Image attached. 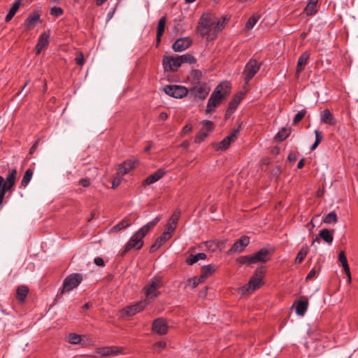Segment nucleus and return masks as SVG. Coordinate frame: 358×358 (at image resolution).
Here are the masks:
<instances>
[{"label": "nucleus", "instance_id": "f257e3e1", "mask_svg": "<svg viewBox=\"0 0 358 358\" xmlns=\"http://www.w3.org/2000/svg\"><path fill=\"white\" fill-rule=\"evenodd\" d=\"M227 20L226 17L223 18L222 22H220L217 20L215 17L203 15L199 20L198 31L202 36L206 37L208 40H213Z\"/></svg>", "mask_w": 358, "mask_h": 358}, {"label": "nucleus", "instance_id": "f03ea898", "mask_svg": "<svg viewBox=\"0 0 358 358\" xmlns=\"http://www.w3.org/2000/svg\"><path fill=\"white\" fill-rule=\"evenodd\" d=\"M230 87V84L228 82L221 83L216 87L208 101L206 113H211L215 111L229 94Z\"/></svg>", "mask_w": 358, "mask_h": 358}, {"label": "nucleus", "instance_id": "7ed1b4c3", "mask_svg": "<svg viewBox=\"0 0 358 358\" xmlns=\"http://www.w3.org/2000/svg\"><path fill=\"white\" fill-rule=\"evenodd\" d=\"M17 170L15 169L9 171L6 179L0 176V206L3 205V199L6 192H12L16 182Z\"/></svg>", "mask_w": 358, "mask_h": 358}, {"label": "nucleus", "instance_id": "20e7f679", "mask_svg": "<svg viewBox=\"0 0 358 358\" xmlns=\"http://www.w3.org/2000/svg\"><path fill=\"white\" fill-rule=\"evenodd\" d=\"M163 285L162 278L159 276H155L149 283L143 288L145 299L143 301H147L148 305L154 301L160 292L159 289Z\"/></svg>", "mask_w": 358, "mask_h": 358}, {"label": "nucleus", "instance_id": "39448f33", "mask_svg": "<svg viewBox=\"0 0 358 358\" xmlns=\"http://www.w3.org/2000/svg\"><path fill=\"white\" fill-rule=\"evenodd\" d=\"M144 237L138 231L135 232L126 243L122 255H124L131 250H138L141 249L144 244Z\"/></svg>", "mask_w": 358, "mask_h": 358}, {"label": "nucleus", "instance_id": "423d86ee", "mask_svg": "<svg viewBox=\"0 0 358 358\" xmlns=\"http://www.w3.org/2000/svg\"><path fill=\"white\" fill-rule=\"evenodd\" d=\"M82 280L83 275L80 273H72L68 275L64 280L61 292L73 290L81 283Z\"/></svg>", "mask_w": 358, "mask_h": 358}, {"label": "nucleus", "instance_id": "0eeeda50", "mask_svg": "<svg viewBox=\"0 0 358 358\" xmlns=\"http://www.w3.org/2000/svg\"><path fill=\"white\" fill-rule=\"evenodd\" d=\"M264 275V270L262 267L258 268L254 275L251 277L248 285L244 287L247 291H254L259 288L262 284V280Z\"/></svg>", "mask_w": 358, "mask_h": 358}, {"label": "nucleus", "instance_id": "6e6552de", "mask_svg": "<svg viewBox=\"0 0 358 358\" xmlns=\"http://www.w3.org/2000/svg\"><path fill=\"white\" fill-rule=\"evenodd\" d=\"M164 91L167 95L176 99H182L188 93V90L181 85H166Z\"/></svg>", "mask_w": 358, "mask_h": 358}, {"label": "nucleus", "instance_id": "1a4fd4ad", "mask_svg": "<svg viewBox=\"0 0 358 358\" xmlns=\"http://www.w3.org/2000/svg\"><path fill=\"white\" fill-rule=\"evenodd\" d=\"M124 348L122 347L110 346L97 348L93 357L97 358L99 357H108L110 355H117L123 352Z\"/></svg>", "mask_w": 358, "mask_h": 358}, {"label": "nucleus", "instance_id": "9d476101", "mask_svg": "<svg viewBox=\"0 0 358 358\" xmlns=\"http://www.w3.org/2000/svg\"><path fill=\"white\" fill-rule=\"evenodd\" d=\"M162 64L166 71H176L181 66L179 56H165Z\"/></svg>", "mask_w": 358, "mask_h": 358}, {"label": "nucleus", "instance_id": "9b49d317", "mask_svg": "<svg viewBox=\"0 0 358 358\" xmlns=\"http://www.w3.org/2000/svg\"><path fill=\"white\" fill-rule=\"evenodd\" d=\"M210 91V87L205 83H198L190 89V93L195 97L205 99Z\"/></svg>", "mask_w": 358, "mask_h": 358}, {"label": "nucleus", "instance_id": "f8f14e48", "mask_svg": "<svg viewBox=\"0 0 358 358\" xmlns=\"http://www.w3.org/2000/svg\"><path fill=\"white\" fill-rule=\"evenodd\" d=\"M260 69V64L255 59H250L245 65L244 70L245 83H248L258 72Z\"/></svg>", "mask_w": 358, "mask_h": 358}, {"label": "nucleus", "instance_id": "ddd939ff", "mask_svg": "<svg viewBox=\"0 0 358 358\" xmlns=\"http://www.w3.org/2000/svg\"><path fill=\"white\" fill-rule=\"evenodd\" d=\"M250 243V238L247 236H241L232 245V247L227 251V254L230 255L234 252H241L244 250L246 246Z\"/></svg>", "mask_w": 358, "mask_h": 358}, {"label": "nucleus", "instance_id": "4468645a", "mask_svg": "<svg viewBox=\"0 0 358 358\" xmlns=\"http://www.w3.org/2000/svg\"><path fill=\"white\" fill-rule=\"evenodd\" d=\"M147 306V301L142 300L134 305L127 306L122 310V313L127 316H132L137 313L142 311Z\"/></svg>", "mask_w": 358, "mask_h": 358}, {"label": "nucleus", "instance_id": "2eb2a0df", "mask_svg": "<svg viewBox=\"0 0 358 358\" xmlns=\"http://www.w3.org/2000/svg\"><path fill=\"white\" fill-rule=\"evenodd\" d=\"M168 324L165 319L159 317L152 322V329L155 334L164 335L168 332Z\"/></svg>", "mask_w": 358, "mask_h": 358}, {"label": "nucleus", "instance_id": "dca6fc26", "mask_svg": "<svg viewBox=\"0 0 358 358\" xmlns=\"http://www.w3.org/2000/svg\"><path fill=\"white\" fill-rule=\"evenodd\" d=\"M238 132L239 128L234 129L229 136L219 143L216 149L220 150H227L230 144L237 138Z\"/></svg>", "mask_w": 358, "mask_h": 358}, {"label": "nucleus", "instance_id": "f3484780", "mask_svg": "<svg viewBox=\"0 0 358 358\" xmlns=\"http://www.w3.org/2000/svg\"><path fill=\"white\" fill-rule=\"evenodd\" d=\"M191 44L192 40L189 38H180L173 43L172 48L175 52H182L187 49Z\"/></svg>", "mask_w": 358, "mask_h": 358}, {"label": "nucleus", "instance_id": "a211bd4d", "mask_svg": "<svg viewBox=\"0 0 358 358\" xmlns=\"http://www.w3.org/2000/svg\"><path fill=\"white\" fill-rule=\"evenodd\" d=\"M48 39L49 35L47 33L43 32L41 34L36 45V55H39L41 52L48 45Z\"/></svg>", "mask_w": 358, "mask_h": 358}, {"label": "nucleus", "instance_id": "6ab92c4d", "mask_svg": "<svg viewBox=\"0 0 358 358\" xmlns=\"http://www.w3.org/2000/svg\"><path fill=\"white\" fill-rule=\"evenodd\" d=\"M296 313L299 316H303L308 310V301L306 300H299L294 302Z\"/></svg>", "mask_w": 358, "mask_h": 358}, {"label": "nucleus", "instance_id": "aec40b11", "mask_svg": "<svg viewBox=\"0 0 358 358\" xmlns=\"http://www.w3.org/2000/svg\"><path fill=\"white\" fill-rule=\"evenodd\" d=\"M309 58H310V53L308 52H303L301 54V55L299 57L298 62H297L296 71V73L297 75H299L301 73V72L304 69V67L306 65Z\"/></svg>", "mask_w": 358, "mask_h": 358}, {"label": "nucleus", "instance_id": "412c9836", "mask_svg": "<svg viewBox=\"0 0 358 358\" xmlns=\"http://www.w3.org/2000/svg\"><path fill=\"white\" fill-rule=\"evenodd\" d=\"M171 238L168 234L162 233L160 236H159L155 243L151 245L150 248V252H155L157 249H159L162 245H163L167 241H169Z\"/></svg>", "mask_w": 358, "mask_h": 358}, {"label": "nucleus", "instance_id": "4be33fe9", "mask_svg": "<svg viewBox=\"0 0 358 358\" xmlns=\"http://www.w3.org/2000/svg\"><path fill=\"white\" fill-rule=\"evenodd\" d=\"M165 174V171L162 169H159L154 173L149 176L144 181L143 185H151L157 181H158L159 179H161Z\"/></svg>", "mask_w": 358, "mask_h": 358}, {"label": "nucleus", "instance_id": "5701e85b", "mask_svg": "<svg viewBox=\"0 0 358 358\" xmlns=\"http://www.w3.org/2000/svg\"><path fill=\"white\" fill-rule=\"evenodd\" d=\"M268 250L267 249H261L252 255L255 264L259 262H266L268 260Z\"/></svg>", "mask_w": 358, "mask_h": 358}, {"label": "nucleus", "instance_id": "b1692460", "mask_svg": "<svg viewBox=\"0 0 358 358\" xmlns=\"http://www.w3.org/2000/svg\"><path fill=\"white\" fill-rule=\"evenodd\" d=\"M161 217L157 216L153 220L141 227L138 231L144 236L159 222Z\"/></svg>", "mask_w": 358, "mask_h": 358}, {"label": "nucleus", "instance_id": "393cba45", "mask_svg": "<svg viewBox=\"0 0 358 358\" xmlns=\"http://www.w3.org/2000/svg\"><path fill=\"white\" fill-rule=\"evenodd\" d=\"M321 122L324 124H328L329 125H334L336 121L329 109H325L321 115Z\"/></svg>", "mask_w": 358, "mask_h": 358}, {"label": "nucleus", "instance_id": "a878e982", "mask_svg": "<svg viewBox=\"0 0 358 358\" xmlns=\"http://www.w3.org/2000/svg\"><path fill=\"white\" fill-rule=\"evenodd\" d=\"M243 94L240 93L234 96L232 100L230 101L229 104V107L227 110V115H230L232 113L239 105L242 100Z\"/></svg>", "mask_w": 358, "mask_h": 358}, {"label": "nucleus", "instance_id": "bb28decb", "mask_svg": "<svg viewBox=\"0 0 358 358\" xmlns=\"http://www.w3.org/2000/svg\"><path fill=\"white\" fill-rule=\"evenodd\" d=\"M131 222L129 217H124L119 223L115 224L110 229V233H115L123 229H126L131 226Z\"/></svg>", "mask_w": 358, "mask_h": 358}, {"label": "nucleus", "instance_id": "cd10ccee", "mask_svg": "<svg viewBox=\"0 0 358 358\" xmlns=\"http://www.w3.org/2000/svg\"><path fill=\"white\" fill-rule=\"evenodd\" d=\"M136 162L133 160H127L122 163L119 166V173L121 175H125L129 172L130 170L135 167Z\"/></svg>", "mask_w": 358, "mask_h": 358}, {"label": "nucleus", "instance_id": "c85d7f7f", "mask_svg": "<svg viewBox=\"0 0 358 358\" xmlns=\"http://www.w3.org/2000/svg\"><path fill=\"white\" fill-rule=\"evenodd\" d=\"M40 20V15L38 13H30L25 20V26L27 29H31L34 25Z\"/></svg>", "mask_w": 358, "mask_h": 358}, {"label": "nucleus", "instance_id": "c756f323", "mask_svg": "<svg viewBox=\"0 0 358 358\" xmlns=\"http://www.w3.org/2000/svg\"><path fill=\"white\" fill-rule=\"evenodd\" d=\"M215 271V268L213 265L209 264L204 266L201 268V275H199L201 280H205L207 278L211 275Z\"/></svg>", "mask_w": 358, "mask_h": 358}, {"label": "nucleus", "instance_id": "7c9ffc66", "mask_svg": "<svg viewBox=\"0 0 358 358\" xmlns=\"http://www.w3.org/2000/svg\"><path fill=\"white\" fill-rule=\"evenodd\" d=\"M319 0H310L304 9V13L307 15H313L317 13V3Z\"/></svg>", "mask_w": 358, "mask_h": 358}, {"label": "nucleus", "instance_id": "2f4dec72", "mask_svg": "<svg viewBox=\"0 0 358 358\" xmlns=\"http://www.w3.org/2000/svg\"><path fill=\"white\" fill-rule=\"evenodd\" d=\"M319 236L328 244H331L334 240L333 234L327 229L320 230Z\"/></svg>", "mask_w": 358, "mask_h": 358}, {"label": "nucleus", "instance_id": "473e14b6", "mask_svg": "<svg viewBox=\"0 0 358 358\" xmlns=\"http://www.w3.org/2000/svg\"><path fill=\"white\" fill-rule=\"evenodd\" d=\"M338 260L341 263L345 273L349 276V278H350V268L348 264L347 258L343 251L340 252L338 254Z\"/></svg>", "mask_w": 358, "mask_h": 358}, {"label": "nucleus", "instance_id": "72a5a7b5", "mask_svg": "<svg viewBox=\"0 0 358 358\" xmlns=\"http://www.w3.org/2000/svg\"><path fill=\"white\" fill-rule=\"evenodd\" d=\"M206 259V255L203 252H200L196 255H191L187 259V263L189 265H193L196 263L199 260H203Z\"/></svg>", "mask_w": 358, "mask_h": 358}, {"label": "nucleus", "instance_id": "f704fd0d", "mask_svg": "<svg viewBox=\"0 0 358 358\" xmlns=\"http://www.w3.org/2000/svg\"><path fill=\"white\" fill-rule=\"evenodd\" d=\"M166 17L163 16L162 17L159 22L157 25V39L158 43L160 41L161 36H162L164 31V27L166 24Z\"/></svg>", "mask_w": 358, "mask_h": 358}, {"label": "nucleus", "instance_id": "c9c22d12", "mask_svg": "<svg viewBox=\"0 0 358 358\" xmlns=\"http://www.w3.org/2000/svg\"><path fill=\"white\" fill-rule=\"evenodd\" d=\"M29 292V289L27 286L21 285L17 289L16 294H17V299L20 301H23L24 299L26 298L27 294Z\"/></svg>", "mask_w": 358, "mask_h": 358}, {"label": "nucleus", "instance_id": "e433bc0d", "mask_svg": "<svg viewBox=\"0 0 358 358\" xmlns=\"http://www.w3.org/2000/svg\"><path fill=\"white\" fill-rule=\"evenodd\" d=\"M33 173H34V172L31 169H29L25 171L24 176L22 178V180L21 181L22 187H26L28 185L30 180H31Z\"/></svg>", "mask_w": 358, "mask_h": 358}, {"label": "nucleus", "instance_id": "4c0bfd02", "mask_svg": "<svg viewBox=\"0 0 358 358\" xmlns=\"http://www.w3.org/2000/svg\"><path fill=\"white\" fill-rule=\"evenodd\" d=\"M203 73L199 69H193L189 74V78L190 80L193 83H195L196 84L199 83V81L202 78Z\"/></svg>", "mask_w": 358, "mask_h": 358}, {"label": "nucleus", "instance_id": "58836bf2", "mask_svg": "<svg viewBox=\"0 0 358 358\" xmlns=\"http://www.w3.org/2000/svg\"><path fill=\"white\" fill-rule=\"evenodd\" d=\"M180 64L187 63V64H194L196 62V58L190 54H184L182 55L179 56Z\"/></svg>", "mask_w": 358, "mask_h": 358}, {"label": "nucleus", "instance_id": "ea45409f", "mask_svg": "<svg viewBox=\"0 0 358 358\" xmlns=\"http://www.w3.org/2000/svg\"><path fill=\"white\" fill-rule=\"evenodd\" d=\"M201 129L208 134L210 132H212L213 131L214 124L212 121L203 120L202 122V127Z\"/></svg>", "mask_w": 358, "mask_h": 358}, {"label": "nucleus", "instance_id": "a19ab883", "mask_svg": "<svg viewBox=\"0 0 358 358\" xmlns=\"http://www.w3.org/2000/svg\"><path fill=\"white\" fill-rule=\"evenodd\" d=\"M325 224H330L337 222V215L334 211L329 213L323 219Z\"/></svg>", "mask_w": 358, "mask_h": 358}, {"label": "nucleus", "instance_id": "79ce46f5", "mask_svg": "<svg viewBox=\"0 0 358 358\" xmlns=\"http://www.w3.org/2000/svg\"><path fill=\"white\" fill-rule=\"evenodd\" d=\"M308 252V247L301 248L296 255V257L295 259V262L301 263L304 259V258L306 257Z\"/></svg>", "mask_w": 358, "mask_h": 358}, {"label": "nucleus", "instance_id": "37998d69", "mask_svg": "<svg viewBox=\"0 0 358 358\" xmlns=\"http://www.w3.org/2000/svg\"><path fill=\"white\" fill-rule=\"evenodd\" d=\"M289 134H290L289 129H287L285 127H283V128L281 129V130H280L278 132L275 138L278 141H282L285 140L288 137Z\"/></svg>", "mask_w": 358, "mask_h": 358}, {"label": "nucleus", "instance_id": "c03bdc74", "mask_svg": "<svg viewBox=\"0 0 358 358\" xmlns=\"http://www.w3.org/2000/svg\"><path fill=\"white\" fill-rule=\"evenodd\" d=\"M259 19V16L257 15H252L247 21L245 24V29L250 30L254 27L257 21Z\"/></svg>", "mask_w": 358, "mask_h": 358}, {"label": "nucleus", "instance_id": "a18cd8bd", "mask_svg": "<svg viewBox=\"0 0 358 358\" xmlns=\"http://www.w3.org/2000/svg\"><path fill=\"white\" fill-rule=\"evenodd\" d=\"M237 261L241 264L250 265V264H255L252 255H251V256H250V255L241 256V257H240L237 259Z\"/></svg>", "mask_w": 358, "mask_h": 358}, {"label": "nucleus", "instance_id": "49530a36", "mask_svg": "<svg viewBox=\"0 0 358 358\" xmlns=\"http://www.w3.org/2000/svg\"><path fill=\"white\" fill-rule=\"evenodd\" d=\"M67 341L69 343L72 344H78L81 342V337L80 335L76 334H70L68 336Z\"/></svg>", "mask_w": 358, "mask_h": 358}, {"label": "nucleus", "instance_id": "de8ad7c7", "mask_svg": "<svg viewBox=\"0 0 358 358\" xmlns=\"http://www.w3.org/2000/svg\"><path fill=\"white\" fill-rule=\"evenodd\" d=\"M176 228V225L171 223V222H169L166 227H165V230L163 232L164 234H166L169 235V236L171 238L173 233L174 232L175 229Z\"/></svg>", "mask_w": 358, "mask_h": 358}, {"label": "nucleus", "instance_id": "09e8293b", "mask_svg": "<svg viewBox=\"0 0 358 358\" xmlns=\"http://www.w3.org/2000/svg\"><path fill=\"white\" fill-rule=\"evenodd\" d=\"M306 113V110L305 109H303V110H301L300 111H299L296 114V115H295V117H294V118L293 120V124H296L299 122H300L303 118V117L305 116Z\"/></svg>", "mask_w": 358, "mask_h": 358}, {"label": "nucleus", "instance_id": "8fccbe9b", "mask_svg": "<svg viewBox=\"0 0 358 358\" xmlns=\"http://www.w3.org/2000/svg\"><path fill=\"white\" fill-rule=\"evenodd\" d=\"M180 215V210L178 209L176 210L175 212L173 213V214L171 215L169 222H171L177 226V223L179 220Z\"/></svg>", "mask_w": 358, "mask_h": 358}, {"label": "nucleus", "instance_id": "3c124183", "mask_svg": "<svg viewBox=\"0 0 358 358\" xmlns=\"http://www.w3.org/2000/svg\"><path fill=\"white\" fill-rule=\"evenodd\" d=\"M208 134L205 133L201 129H200L199 132L195 137L194 142L196 143H200L208 136Z\"/></svg>", "mask_w": 358, "mask_h": 358}, {"label": "nucleus", "instance_id": "603ef678", "mask_svg": "<svg viewBox=\"0 0 358 358\" xmlns=\"http://www.w3.org/2000/svg\"><path fill=\"white\" fill-rule=\"evenodd\" d=\"M22 0H15L14 3L13 4L12 7L10 8L9 11L11 13H13L14 15H15V13L18 10V9H19L21 3H22Z\"/></svg>", "mask_w": 358, "mask_h": 358}, {"label": "nucleus", "instance_id": "864d4df0", "mask_svg": "<svg viewBox=\"0 0 358 358\" xmlns=\"http://www.w3.org/2000/svg\"><path fill=\"white\" fill-rule=\"evenodd\" d=\"M204 280H201V277H194L189 280V284H192L193 287H196L200 283L203 282Z\"/></svg>", "mask_w": 358, "mask_h": 358}, {"label": "nucleus", "instance_id": "5fc2aeb1", "mask_svg": "<svg viewBox=\"0 0 358 358\" xmlns=\"http://www.w3.org/2000/svg\"><path fill=\"white\" fill-rule=\"evenodd\" d=\"M50 13L56 16H60L63 14V10L60 7H52L50 9Z\"/></svg>", "mask_w": 358, "mask_h": 358}, {"label": "nucleus", "instance_id": "6e6d98bb", "mask_svg": "<svg viewBox=\"0 0 358 358\" xmlns=\"http://www.w3.org/2000/svg\"><path fill=\"white\" fill-rule=\"evenodd\" d=\"M75 60L78 65L83 66L84 64L83 55L81 52L78 53L76 55Z\"/></svg>", "mask_w": 358, "mask_h": 358}, {"label": "nucleus", "instance_id": "4d7b16f0", "mask_svg": "<svg viewBox=\"0 0 358 358\" xmlns=\"http://www.w3.org/2000/svg\"><path fill=\"white\" fill-rule=\"evenodd\" d=\"M315 141H316V143H320L323 139V135H322V132L320 131L319 130H315Z\"/></svg>", "mask_w": 358, "mask_h": 358}, {"label": "nucleus", "instance_id": "13d9d810", "mask_svg": "<svg viewBox=\"0 0 358 358\" xmlns=\"http://www.w3.org/2000/svg\"><path fill=\"white\" fill-rule=\"evenodd\" d=\"M166 346V343L164 341H159L155 343L154 348H159V349H164Z\"/></svg>", "mask_w": 358, "mask_h": 358}, {"label": "nucleus", "instance_id": "bf43d9fd", "mask_svg": "<svg viewBox=\"0 0 358 358\" xmlns=\"http://www.w3.org/2000/svg\"><path fill=\"white\" fill-rule=\"evenodd\" d=\"M79 184L81 185L83 187H87L90 186V181L87 178H83L80 180Z\"/></svg>", "mask_w": 358, "mask_h": 358}, {"label": "nucleus", "instance_id": "052dcab7", "mask_svg": "<svg viewBox=\"0 0 358 358\" xmlns=\"http://www.w3.org/2000/svg\"><path fill=\"white\" fill-rule=\"evenodd\" d=\"M94 264L96 266H104V262L102 258L101 257H96L94 260Z\"/></svg>", "mask_w": 358, "mask_h": 358}, {"label": "nucleus", "instance_id": "680f3d73", "mask_svg": "<svg viewBox=\"0 0 358 358\" xmlns=\"http://www.w3.org/2000/svg\"><path fill=\"white\" fill-rule=\"evenodd\" d=\"M192 126H191V125H189V124H186V125L183 127V129H182V133H183V134H187V133H188V132L191 131H192Z\"/></svg>", "mask_w": 358, "mask_h": 358}, {"label": "nucleus", "instance_id": "e2e57ef3", "mask_svg": "<svg viewBox=\"0 0 358 358\" xmlns=\"http://www.w3.org/2000/svg\"><path fill=\"white\" fill-rule=\"evenodd\" d=\"M153 146V143L151 141L148 142L147 146L144 149V152L148 153Z\"/></svg>", "mask_w": 358, "mask_h": 358}, {"label": "nucleus", "instance_id": "0e129e2a", "mask_svg": "<svg viewBox=\"0 0 358 358\" xmlns=\"http://www.w3.org/2000/svg\"><path fill=\"white\" fill-rule=\"evenodd\" d=\"M38 140L36 141L34 144L30 148V150H29V154L30 155H32L34 153V152L36 150L37 146H38Z\"/></svg>", "mask_w": 358, "mask_h": 358}, {"label": "nucleus", "instance_id": "69168bd1", "mask_svg": "<svg viewBox=\"0 0 358 358\" xmlns=\"http://www.w3.org/2000/svg\"><path fill=\"white\" fill-rule=\"evenodd\" d=\"M120 184V178H117V179H115L113 181V183H112V187L113 188H116L117 186H119Z\"/></svg>", "mask_w": 358, "mask_h": 358}, {"label": "nucleus", "instance_id": "338daca9", "mask_svg": "<svg viewBox=\"0 0 358 358\" xmlns=\"http://www.w3.org/2000/svg\"><path fill=\"white\" fill-rule=\"evenodd\" d=\"M315 275V271L312 269L306 276V280H310Z\"/></svg>", "mask_w": 358, "mask_h": 358}, {"label": "nucleus", "instance_id": "774afa93", "mask_svg": "<svg viewBox=\"0 0 358 358\" xmlns=\"http://www.w3.org/2000/svg\"><path fill=\"white\" fill-rule=\"evenodd\" d=\"M168 117V115L166 113L162 112L159 114V118L161 120H164Z\"/></svg>", "mask_w": 358, "mask_h": 358}]
</instances>
